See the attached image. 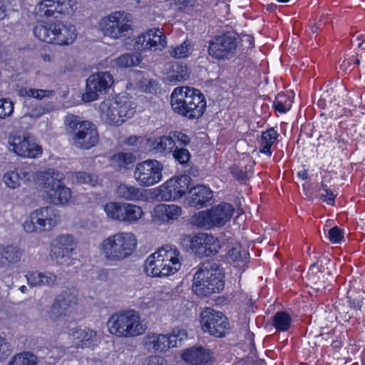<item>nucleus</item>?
I'll return each instance as SVG.
<instances>
[{
  "label": "nucleus",
  "mask_w": 365,
  "mask_h": 365,
  "mask_svg": "<svg viewBox=\"0 0 365 365\" xmlns=\"http://www.w3.org/2000/svg\"><path fill=\"white\" fill-rule=\"evenodd\" d=\"M200 324L204 331L215 337H223L229 329L227 317L220 312L207 307L200 313Z\"/></svg>",
  "instance_id": "9b49d317"
},
{
  "label": "nucleus",
  "mask_w": 365,
  "mask_h": 365,
  "mask_svg": "<svg viewBox=\"0 0 365 365\" xmlns=\"http://www.w3.org/2000/svg\"><path fill=\"white\" fill-rule=\"evenodd\" d=\"M230 173L232 177L239 181H245L247 178V172L238 167L234 166L231 168Z\"/></svg>",
  "instance_id": "338daca9"
},
{
  "label": "nucleus",
  "mask_w": 365,
  "mask_h": 365,
  "mask_svg": "<svg viewBox=\"0 0 365 365\" xmlns=\"http://www.w3.org/2000/svg\"><path fill=\"white\" fill-rule=\"evenodd\" d=\"M67 311L64 309L55 299L48 312V317L52 322L57 321L60 317L66 315Z\"/></svg>",
  "instance_id": "c03bdc74"
},
{
  "label": "nucleus",
  "mask_w": 365,
  "mask_h": 365,
  "mask_svg": "<svg viewBox=\"0 0 365 365\" xmlns=\"http://www.w3.org/2000/svg\"><path fill=\"white\" fill-rule=\"evenodd\" d=\"M53 24L44 25L38 24L34 28V34L40 41L53 43Z\"/></svg>",
  "instance_id": "72a5a7b5"
},
{
  "label": "nucleus",
  "mask_w": 365,
  "mask_h": 365,
  "mask_svg": "<svg viewBox=\"0 0 365 365\" xmlns=\"http://www.w3.org/2000/svg\"><path fill=\"white\" fill-rule=\"evenodd\" d=\"M136 247L137 240L132 232H118L105 238L99 247L107 261L116 262L129 257Z\"/></svg>",
  "instance_id": "7ed1b4c3"
},
{
  "label": "nucleus",
  "mask_w": 365,
  "mask_h": 365,
  "mask_svg": "<svg viewBox=\"0 0 365 365\" xmlns=\"http://www.w3.org/2000/svg\"><path fill=\"white\" fill-rule=\"evenodd\" d=\"M150 36L147 33L140 35L136 39L134 44V48L137 51L150 50Z\"/></svg>",
  "instance_id": "6e6d98bb"
},
{
  "label": "nucleus",
  "mask_w": 365,
  "mask_h": 365,
  "mask_svg": "<svg viewBox=\"0 0 365 365\" xmlns=\"http://www.w3.org/2000/svg\"><path fill=\"white\" fill-rule=\"evenodd\" d=\"M54 110V106L51 104L45 106L39 105L34 108L30 113V116L33 118H40L46 113H48Z\"/></svg>",
  "instance_id": "bf43d9fd"
},
{
  "label": "nucleus",
  "mask_w": 365,
  "mask_h": 365,
  "mask_svg": "<svg viewBox=\"0 0 365 365\" xmlns=\"http://www.w3.org/2000/svg\"><path fill=\"white\" fill-rule=\"evenodd\" d=\"M11 352V344L5 338L0 336V361H3Z\"/></svg>",
  "instance_id": "e2e57ef3"
},
{
  "label": "nucleus",
  "mask_w": 365,
  "mask_h": 365,
  "mask_svg": "<svg viewBox=\"0 0 365 365\" xmlns=\"http://www.w3.org/2000/svg\"><path fill=\"white\" fill-rule=\"evenodd\" d=\"M111 108L113 111L119 113L120 118H123V123L128 118H131L135 113V106L130 101L115 100L111 101Z\"/></svg>",
  "instance_id": "c85d7f7f"
},
{
  "label": "nucleus",
  "mask_w": 365,
  "mask_h": 365,
  "mask_svg": "<svg viewBox=\"0 0 365 365\" xmlns=\"http://www.w3.org/2000/svg\"><path fill=\"white\" fill-rule=\"evenodd\" d=\"M61 14H70L73 11V6L76 4V0H56V1Z\"/></svg>",
  "instance_id": "052dcab7"
},
{
  "label": "nucleus",
  "mask_w": 365,
  "mask_h": 365,
  "mask_svg": "<svg viewBox=\"0 0 365 365\" xmlns=\"http://www.w3.org/2000/svg\"><path fill=\"white\" fill-rule=\"evenodd\" d=\"M124 202H110L104 205V211L108 217L120 222L123 217Z\"/></svg>",
  "instance_id": "58836bf2"
},
{
  "label": "nucleus",
  "mask_w": 365,
  "mask_h": 365,
  "mask_svg": "<svg viewBox=\"0 0 365 365\" xmlns=\"http://www.w3.org/2000/svg\"><path fill=\"white\" fill-rule=\"evenodd\" d=\"M166 81L177 83L187 80L190 72L186 65L178 62H170L165 66Z\"/></svg>",
  "instance_id": "5701e85b"
},
{
  "label": "nucleus",
  "mask_w": 365,
  "mask_h": 365,
  "mask_svg": "<svg viewBox=\"0 0 365 365\" xmlns=\"http://www.w3.org/2000/svg\"><path fill=\"white\" fill-rule=\"evenodd\" d=\"M38 358L31 351H22L13 356L7 365H37Z\"/></svg>",
  "instance_id": "473e14b6"
},
{
  "label": "nucleus",
  "mask_w": 365,
  "mask_h": 365,
  "mask_svg": "<svg viewBox=\"0 0 365 365\" xmlns=\"http://www.w3.org/2000/svg\"><path fill=\"white\" fill-rule=\"evenodd\" d=\"M170 134L175 143V147L178 145V147L181 146V148H182L190 143V138L181 131H170Z\"/></svg>",
  "instance_id": "09e8293b"
},
{
  "label": "nucleus",
  "mask_w": 365,
  "mask_h": 365,
  "mask_svg": "<svg viewBox=\"0 0 365 365\" xmlns=\"http://www.w3.org/2000/svg\"><path fill=\"white\" fill-rule=\"evenodd\" d=\"M10 150L24 158H36L42 153V148L36 145L28 133H12L8 138Z\"/></svg>",
  "instance_id": "ddd939ff"
},
{
  "label": "nucleus",
  "mask_w": 365,
  "mask_h": 365,
  "mask_svg": "<svg viewBox=\"0 0 365 365\" xmlns=\"http://www.w3.org/2000/svg\"><path fill=\"white\" fill-rule=\"evenodd\" d=\"M157 258L163 262V271L171 275L177 272L181 267L182 256L180 251L171 245H166L156 252Z\"/></svg>",
  "instance_id": "f3484780"
},
{
  "label": "nucleus",
  "mask_w": 365,
  "mask_h": 365,
  "mask_svg": "<svg viewBox=\"0 0 365 365\" xmlns=\"http://www.w3.org/2000/svg\"><path fill=\"white\" fill-rule=\"evenodd\" d=\"M16 173H18L20 177V182H26L27 181H29L31 178H33V173L29 171L27 168L16 169Z\"/></svg>",
  "instance_id": "774afa93"
},
{
  "label": "nucleus",
  "mask_w": 365,
  "mask_h": 365,
  "mask_svg": "<svg viewBox=\"0 0 365 365\" xmlns=\"http://www.w3.org/2000/svg\"><path fill=\"white\" fill-rule=\"evenodd\" d=\"M182 359L192 365H207L215 361L213 352L202 346H193L182 354Z\"/></svg>",
  "instance_id": "412c9836"
},
{
  "label": "nucleus",
  "mask_w": 365,
  "mask_h": 365,
  "mask_svg": "<svg viewBox=\"0 0 365 365\" xmlns=\"http://www.w3.org/2000/svg\"><path fill=\"white\" fill-rule=\"evenodd\" d=\"M113 83V78L109 72L94 73L87 79L86 92L82 96L85 102L96 101L101 94L106 93Z\"/></svg>",
  "instance_id": "4468645a"
},
{
  "label": "nucleus",
  "mask_w": 365,
  "mask_h": 365,
  "mask_svg": "<svg viewBox=\"0 0 365 365\" xmlns=\"http://www.w3.org/2000/svg\"><path fill=\"white\" fill-rule=\"evenodd\" d=\"M225 274L220 264L215 261L207 260L197 267L193 277L192 289L202 297L219 293L225 286Z\"/></svg>",
  "instance_id": "f03ea898"
},
{
  "label": "nucleus",
  "mask_w": 365,
  "mask_h": 365,
  "mask_svg": "<svg viewBox=\"0 0 365 365\" xmlns=\"http://www.w3.org/2000/svg\"><path fill=\"white\" fill-rule=\"evenodd\" d=\"M150 147L155 153L167 155L168 154H171L175 148V143L169 133L168 135L156 138L151 142Z\"/></svg>",
  "instance_id": "a878e982"
},
{
  "label": "nucleus",
  "mask_w": 365,
  "mask_h": 365,
  "mask_svg": "<svg viewBox=\"0 0 365 365\" xmlns=\"http://www.w3.org/2000/svg\"><path fill=\"white\" fill-rule=\"evenodd\" d=\"M131 16L124 11H115L103 17L99 24L103 34L114 39L130 38L133 33Z\"/></svg>",
  "instance_id": "423d86ee"
},
{
  "label": "nucleus",
  "mask_w": 365,
  "mask_h": 365,
  "mask_svg": "<svg viewBox=\"0 0 365 365\" xmlns=\"http://www.w3.org/2000/svg\"><path fill=\"white\" fill-rule=\"evenodd\" d=\"M249 254L242 250L240 246L232 247L229 250L228 256L233 262H246Z\"/></svg>",
  "instance_id": "de8ad7c7"
},
{
  "label": "nucleus",
  "mask_w": 365,
  "mask_h": 365,
  "mask_svg": "<svg viewBox=\"0 0 365 365\" xmlns=\"http://www.w3.org/2000/svg\"><path fill=\"white\" fill-rule=\"evenodd\" d=\"M27 283L30 287H41V272L39 271H29L26 274Z\"/></svg>",
  "instance_id": "4d7b16f0"
},
{
  "label": "nucleus",
  "mask_w": 365,
  "mask_h": 365,
  "mask_svg": "<svg viewBox=\"0 0 365 365\" xmlns=\"http://www.w3.org/2000/svg\"><path fill=\"white\" fill-rule=\"evenodd\" d=\"M292 319L289 314L284 312H277L272 319V324L277 331H287L291 325Z\"/></svg>",
  "instance_id": "c9c22d12"
},
{
  "label": "nucleus",
  "mask_w": 365,
  "mask_h": 365,
  "mask_svg": "<svg viewBox=\"0 0 365 365\" xmlns=\"http://www.w3.org/2000/svg\"><path fill=\"white\" fill-rule=\"evenodd\" d=\"M51 248L73 252L75 248L73 236L68 234L58 236L54 240Z\"/></svg>",
  "instance_id": "f704fd0d"
},
{
  "label": "nucleus",
  "mask_w": 365,
  "mask_h": 365,
  "mask_svg": "<svg viewBox=\"0 0 365 365\" xmlns=\"http://www.w3.org/2000/svg\"><path fill=\"white\" fill-rule=\"evenodd\" d=\"M148 34L150 36V50H161L165 46V37L163 35L162 31L159 29H150L148 31Z\"/></svg>",
  "instance_id": "ea45409f"
},
{
  "label": "nucleus",
  "mask_w": 365,
  "mask_h": 365,
  "mask_svg": "<svg viewBox=\"0 0 365 365\" xmlns=\"http://www.w3.org/2000/svg\"><path fill=\"white\" fill-rule=\"evenodd\" d=\"M171 153L175 161L178 162L181 165L187 164L191 157V155L187 149L184 148H179L178 145L173 148Z\"/></svg>",
  "instance_id": "37998d69"
},
{
  "label": "nucleus",
  "mask_w": 365,
  "mask_h": 365,
  "mask_svg": "<svg viewBox=\"0 0 365 365\" xmlns=\"http://www.w3.org/2000/svg\"><path fill=\"white\" fill-rule=\"evenodd\" d=\"M163 165L156 160H147L136 165L134 178L140 186L150 187L159 182L162 178Z\"/></svg>",
  "instance_id": "f8f14e48"
},
{
  "label": "nucleus",
  "mask_w": 365,
  "mask_h": 365,
  "mask_svg": "<svg viewBox=\"0 0 365 365\" xmlns=\"http://www.w3.org/2000/svg\"><path fill=\"white\" fill-rule=\"evenodd\" d=\"M25 92L28 96L34 98L38 100H42L45 98H50L55 94L54 91L47 89L29 88L26 90Z\"/></svg>",
  "instance_id": "49530a36"
},
{
  "label": "nucleus",
  "mask_w": 365,
  "mask_h": 365,
  "mask_svg": "<svg viewBox=\"0 0 365 365\" xmlns=\"http://www.w3.org/2000/svg\"><path fill=\"white\" fill-rule=\"evenodd\" d=\"M14 112V103L9 98L0 99V118L10 116Z\"/></svg>",
  "instance_id": "603ef678"
},
{
  "label": "nucleus",
  "mask_w": 365,
  "mask_h": 365,
  "mask_svg": "<svg viewBox=\"0 0 365 365\" xmlns=\"http://www.w3.org/2000/svg\"><path fill=\"white\" fill-rule=\"evenodd\" d=\"M58 212L53 207H41L31 213L23 224L24 229L29 233L49 231L58 224Z\"/></svg>",
  "instance_id": "6e6552de"
},
{
  "label": "nucleus",
  "mask_w": 365,
  "mask_h": 365,
  "mask_svg": "<svg viewBox=\"0 0 365 365\" xmlns=\"http://www.w3.org/2000/svg\"><path fill=\"white\" fill-rule=\"evenodd\" d=\"M168 338H170V339L176 342L175 345H170L171 347H177L182 345V342L185 339H186V334L184 331H178V333L173 331L170 334H167Z\"/></svg>",
  "instance_id": "0e129e2a"
},
{
  "label": "nucleus",
  "mask_w": 365,
  "mask_h": 365,
  "mask_svg": "<svg viewBox=\"0 0 365 365\" xmlns=\"http://www.w3.org/2000/svg\"><path fill=\"white\" fill-rule=\"evenodd\" d=\"M53 29L54 44L69 45L76 38V29L72 24L58 21L53 24Z\"/></svg>",
  "instance_id": "4be33fe9"
},
{
  "label": "nucleus",
  "mask_w": 365,
  "mask_h": 365,
  "mask_svg": "<svg viewBox=\"0 0 365 365\" xmlns=\"http://www.w3.org/2000/svg\"><path fill=\"white\" fill-rule=\"evenodd\" d=\"M55 300L67 312L73 307L77 302L76 294L68 290L62 291L60 294L56 296Z\"/></svg>",
  "instance_id": "4c0bfd02"
},
{
  "label": "nucleus",
  "mask_w": 365,
  "mask_h": 365,
  "mask_svg": "<svg viewBox=\"0 0 365 365\" xmlns=\"http://www.w3.org/2000/svg\"><path fill=\"white\" fill-rule=\"evenodd\" d=\"M35 11L40 17H54L56 19L58 15L61 14L57 3L54 0H43L36 6Z\"/></svg>",
  "instance_id": "c756f323"
},
{
  "label": "nucleus",
  "mask_w": 365,
  "mask_h": 365,
  "mask_svg": "<svg viewBox=\"0 0 365 365\" xmlns=\"http://www.w3.org/2000/svg\"><path fill=\"white\" fill-rule=\"evenodd\" d=\"M277 137L278 133L273 128L262 132L261 138L259 139V152L268 156H271V146L275 142Z\"/></svg>",
  "instance_id": "7c9ffc66"
},
{
  "label": "nucleus",
  "mask_w": 365,
  "mask_h": 365,
  "mask_svg": "<svg viewBox=\"0 0 365 365\" xmlns=\"http://www.w3.org/2000/svg\"><path fill=\"white\" fill-rule=\"evenodd\" d=\"M41 287L46 286L48 287H51L55 286L57 282V276L53 272H41Z\"/></svg>",
  "instance_id": "680f3d73"
},
{
  "label": "nucleus",
  "mask_w": 365,
  "mask_h": 365,
  "mask_svg": "<svg viewBox=\"0 0 365 365\" xmlns=\"http://www.w3.org/2000/svg\"><path fill=\"white\" fill-rule=\"evenodd\" d=\"M101 109L105 113L106 121L110 125H119L123 123V118H120L119 113L113 111L111 108V101L103 103L101 106Z\"/></svg>",
  "instance_id": "e433bc0d"
},
{
  "label": "nucleus",
  "mask_w": 365,
  "mask_h": 365,
  "mask_svg": "<svg viewBox=\"0 0 365 365\" xmlns=\"http://www.w3.org/2000/svg\"><path fill=\"white\" fill-rule=\"evenodd\" d=\"M114 159L119 163L120 166L127 168L134 162L135 158L130 153H120L114 155Z\"/></svg>",
  "instance_id": "13d9d810"
},
{
  "label": "nucleus",
  "mask_w": 365,
  "mask_h": 365,
  "mask_svg": "<svg viewBox=\"0 0 365 365\" xmlns=\"http://www.w3.org/2000/svg\"><path fill=\"white\" fill-rule=\"evenodd\" d=\"M240 46V39L234 31L215 36L209 43L208 54L217 60L230 59L235 56Z\"/></svg>",
  "instance_id": "0eeeda50"
},
{
  "label": "nucleus",
  "mask_w": 365,
  "mask_h": 365,
  "mask_svg": "<svg viewBox=\"0 0 365 365\" xmlns=\"http://www.w3.org/2000/svg\"><path fill=\"white\" fill-rule=\"evenodd\" d=\"M191 178L184 175L171 178L163 186L162 197L165 200H175L183 196L189 189Z\"/></svg>",
  "instance_id": "dca6fc26"
},
{
  "label": "nucleus",
  "mask_w": 365,
  "mask_h": 365,
  "mask_svg": "<svg viewBox=\"0 0 365 365\" xmlns=\"http://www.w3.org/2000/svg\"><path fill=\"white\" fill-rule=\"evenodd\" d=\"M67 311L64 309L55 299L48 312V317L52 322L57 321L60 317L66 315Z\"/></svg>",
  "instance_id": "a18cd8bd"
},
{
  "label": "nucleus",
  "mask_w": 365,
  "mask_h": 365,
  "mask_svg": "<svg viewBox=\"0 0 365 365\" xmlns=\"http://www.w3.org/2000/svg\"><path fill=\"white\" fill-rule=\"evenodd\" d=\"M116 193L119 198L130 201L139 200L143 195L140 188L126 183H120L116 189Z\"/></svg>",
  "instance_id": "cd10ccee"
},
{
  "label": "nucleus",
  "mask_w": 365,
  "mask_h": 365,
  "mask_svg": "<svg viewBox=\"0 0 365 365\" xmlns=\"http://www.w3.org/2000/svg\"><path fill=\"white\" fill-rule=\"evenodd\" d=\"M73 252L60 250L56 248H51L50 256L52 260L55 261L58 264L70 265L72 264L71 258Z\"/></svg>",
  "instance_id": "a19ab883"
},
{
  "label": "nucleus",
  "mask_w": 365,
  "mask_h": 365,
  "mask_svg": "<svg viewBox=\"0 0 365 365\" xmlns=\"http://www.w3.org/2000/svg\"><path fill=\"white\" fill-rule=\"evenodd\" d=\"M168 338V335L157 333H148L142 339V344L149 352L165 353L170 345H175L176 342Z\"/></svg>",
  "instance_id": "6ab92c4d"
},
{
  "label": "nucleus",
  "mask_w": 365,
  "mask_h": 365,
  "mask_svg": "<svg viewBox=\"0 0 365 365\" xmlns=\"http://www.w3.org/2000/svg\"><path fill=\"white\" fill-rule=\"evenodd\" d=\"M189 241L190 249L200 257L214 255L220 247L219 240L207 233H198Z\"/></svg>",
  "instance_id": "2eb2a0df"
},
{
  "label": "nucleus",
  "mask_w": 365,
  "mask_h": 365,
  "mask_svg": "<svg viewBox=\"0 0 365 365\" xmlns=\"http://www.w3.org/2000/svg\"><path fill=\"white\" fill-rule=\"evenodd\" d=\"M191 51L190 43L184 41L181 45L176 46L170 52L173 57L176 58H182L187 57Z\"/></svg>",
  "instance_id": "3c124183"
},
{
  "label": "nucleus",
  "mask_w": 365,
  "mask_h": 365,
  "mask_svg": "<svg viewBox=\"0 0 365 365\" xmlns=\"http://www.w3.org/2000/svg\"><path fill=\"white\" fill-rule=\"evenodd\" d=\"M181 213V207L176 205H160L155 208V217L163 222L176 220Z\"/></svg>",
  "instance_id": "bb28decb"
},
{
  "label": "nucleus",
  "mask_w": 365,
  "mask_h": 365,
  "mask_svg": "<svg viewBox=\"0 0 365 365\" xmlns=\"http://www.w3.org/2000/svg\"><path fill=\"white\" fill-rule=\"evenodd\" d=\"M64 125L66 133L71 138L76 148L88 150L98 143V133L93 123L81 121L78 116L68 114L64 118Z\"/></svg>",
  "instance_id": "20e7f679"
},
{
  "label": "nucleus",
  "mask_w": 365,
  "mask_h": 365,
  "mask_svg": "<svg viewBox=\"0 0 365 365\" xmlns=\"http://www.w3.org/2000/svg\"><path fill=\"white\" fill-rule=\"evenodd\" d=\"M327 237L332 244H339L344 239V232L340 227L334 226L329 230Z\"/></svg>",
  "instance_id": "5fc2aeb1"
},
{
  "label": "nucleus",
  "mask_w": 365,
  "mask_h": 365,
  "mask_svg": "<svg viewBox=\"0 0 365 365\" xmlns=\"http://www.w3.org/2000/svg\"><path fill=\"white\" fill-rule=\"evenodd\" d=\"M206 103L201 91L193 88L177 87L170 96L173 110L190 120L200 118L206 110Z\"/></svg>",
  "instance_id": "f257e3e1"
},
{
  "label": "nucleus",
  "mask_w": 365,
  "mask_h": 365,
  "mask_svg": "<svg viewBox=\"0 0 365 365\" xmlns=\"http://www.w3.org/2000/svg\"><path fill=\"white\" fill-rule=\"evenodd\" d=\"M69 334L74 340L73 344L76 348H91L98 346L101 338L97 331L89 328L78 327L71 329Z\"/></svg>",
  "instance_id": "a211bd4d"
},
{
  "label": "nucleus",
  "mask_w": 365,
  "mask_h": 365,
  "mask_svg": "<svg viewBox=\"0 0 365 365\" xmlns=\"http://www.w3.org/2000/svg\"><path fill=\"white\" fill-rule=\"evenodd\" d=\"M24 250L16 245L6 246L0 252V267L9 266L21 260Z\"/></svg>",
  "instance_id": "b1692460"
},
{
  "label": "nucleus",
  "mask_w": 365,
  "mask_h": 365,
  "mask_svg": "<svg viewBox=\"0 0 365 365\" xmlns=\"http://www.w3.org/2000/svg\"><path fill=\"white\" fill-rule=\"evenodd\" d=\"M321 262L320 265L318 264V262H314L312 264H311L309 270V274H317L318 272H324V267L322 265L323 263H325L326 264H331V262L327 258H323L319 261Z\"/></svg>",
  "instance_id": "69168bd1"
},
{
  "label": "nucleus",
  "mask_w": 365,
  "mask_h": 365,
  "mask_svg": "<svg viewBox=\"0 0 365 365\" xmlns=\"http://www.w3.org/2000/svg\"><path fill=\"white\" fill-rule=\"evenodd\" d=\"M123 210V217L120 222L129 224L136 222L143 214L141 207L133 204L124 202Z\"/></svg>",
  "instance_id": "2f4dec72"
},
{
  "label": "nucleus",
  "mask_w": 365,
  "mask_h": 365,
  "mask_svg": "<svg viewBox=\"0 0 365 365\" xmlns=\"http://www.w3.org/2000/svg\"><path fill=\"white\" fill-rule=\"evenodd\" d=\"M63 174L58 171L48 172L44 176L43 187L49 202L56 205L67 204L71 198V191L62 182Z\"/></svg>",
  "instance_id": "1a4fd4ad"
},
{
  "label": "nucleus",
  "mask_w": 365,
  "mask_h": 365,
  "mask_svg": "<svg viewBox=\"0 0 365 365\" xmlns=\"http://www.w3.org/2000/svg\"><path fill=\"white\" fill-rule=\"evenodd\" d=\"M140 63L138 53H124L115 59V63L119 67L126 68L135 66Z\"/></svg>",
  "instance_id": "79ce46f5"
},
{
  "label": "nucleus",
  "mask_w": 365,
  "mask_h": 365,
  "mask_svg": "<svg viewBox=\"0 0 365 365\" xmlns=\"http://www.w3.org/2000/svg\"><path fill=\"white\" fill-rule=\"evenodd\" d=\"M155 256L156 252L150 255L145 262V272L147 275L158 277L169 276L166 274V271H163V262L160 257L157 258Z\"/></svg>",
  "instance_id": "393cba45"
},
{
  "label": "nucleus",
  "mask_w": 365,
  "mask_h": 365,
  "mask_svg": "<svg viewBox=\"0 0 365 365\" xmlns=\"http://www.w3.org/2000/svg\"><path fill=\"white\" fill-rule=\"evenodd\" d=\"M212 197V191L209 187L197 185L189 190L186 202L190 207L200 209L207 207Z\"/></svg>",
  "instance_id": "aec40b11"
},
{
  "label": "nucleus",
  "mask_w": 365,
  "mask_h": 365,
  "mask_svg": "<svg viewBox=\"0 0 365 365\" xmlns=\"http://www.w3.org/2000/svg\"><path fill=\"white\" fill-rule=\"evenodd\" d=\"M19 178L18 173L15 170L5 173L3 180L8 187L14 189L20 186Z\"/></svg>",
  "instance_id": "8fccbe9b"
},
{
  "label": "nucleus",
  "mask_w": 365,
  "mask_h": 365,
  "mask_svg": "<svg viewBox=\"0 0 365 365\" xmlns=\"http://www.w3.org/2000/svg\"><path fill=\"white\" fill-rule=\"evenodd\" d=\"M234 209L227 202H222L206 211L199 212L196 223L199 227L210 229L214 227H222L230 220Z\"/></svg>",
  "instance_id": "9d476101"
},
{
  "label": "nucleus",
  "mask_w": 365,
  "mask_h": 365,
  "mask_svg": "<svg viewBox=\"0 0 365 365\" xmlns=\"http://www.w3.org/2000/svg\"><path fill=\"white\" fill-rule=\"evenodd\" d=\"M111 334L120 337H133L142 334L146 329L139 313L133 309L121 312L110 317L108 322Z\"/></svg>",
  "instance_id": "39448f33"
},
{
  "label": "nucleus",
  "mask_w": 365,
  "mask_h": 365,
  "mask_svg": "<svg viewBox=\"0 0 365 365\" xmlns=\"http://www.w3.org/2000/svg\"><path fill=\"white\" fill-rule=\"evenodd\" d=\"M75 176L77 182L79 183L95 186L98 182V178L96 175H92L85 172H77L75 173Z\"/></svg>",
  "instance_id": "864d4df0"
}]
</instances>
